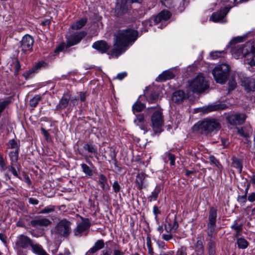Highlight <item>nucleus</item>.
<instances>
[{"mask_svg": "<svg viewBox=\"0 0 255 255\" xmlns=\"http://www.w3.org/2000/svg\"><path fill=\"white\" fill-rule=\"evenodd\" d=\"M144 97L149 103H155L158 98V95L151 88L147 89L144 92Z\"/></svg>", "mask_w": 255, "mask_h": 255, "instance_id": "aec40b11", "label": "nucleus"}, {"mask_svg": "<svg viewBox=\"0 0 255 255\" xmlns=\"http://www.w3.org/2000/svg\"><path fill=\"white\" fill-rule=\"evenodd\" d=\"M224 109V105L214 104L209 105L207 107H205L203 110V112L204 113H209L212 111H219L220 110H223Z\"/></svg>", "mask_w": 255, "mask_h": 255, "instance_id": "72a5a7b5", "label": "nucleus"}, {"mask_svg": "<svg viewBox=\"0 0 255 255\" xmlns=\"http://www.w3.org/2000/svg\"><path fill=\"white\" fill-rule=\"evenodd\" d=\"M243 226L242 224H238V220H236L234 221L231 228L234 230L236 232H242L243 229Z\"/></svg>", "mask_w": 255, "mask_h": 255, "instance_id": "a19ab883", "label": "nucleus"}, {"mask_svg": "<svg viewBox=\"0 0 255 255\" xmlns=\"http://www.w3.org/2000/svg\"><path fill=\"white\" fill-rule=\"evenodd\" d=\"M112 186L113 190L115 193H118L120 191L121 186L117 181H114Z\"/></svg>", "mask_w": 255, "mask_h": 255, "instance_id": "4d7b16f0", "label": "nucleus"}, {"mask_svg": "<svg viewBox=\"0 0 255 255\" xmlns=\"http://www.w3.org/2000/svg\"><path fill=\"white\" fill-rule=\"evenodd\" d=\"M55 210V207L54 206L50 205L44 208L40 211L41 214H47L53 212Z\"/></svg>", "mask_w": 255, "mask_h": 255, "instance_id": "de8ad7c7", "label": "nucleus"}, {"mask_svg": "<svg viewBox=\"0 0 255 255\" xmlns=\"http://www.w3.org/2000/svg\"><path fill=\"white\" fill-rule=\"evenodd\" d=\"M33 43L34 39L33 37L27 34L24 35L20 41V48L23 52H25L32 49Z\"/></svg>", "mask_w": 255, "mask_h": 255, "instance_id": "4468645a", "label": "nucleus"}, {"mask_svg": "<svg viewBox=\"0 0 255 255\" xmlns=\"http://www.w3.org/2000/svg\"><path fill=\"white\" fill-rule=\"evenodd\" d=\"M189 87L193 92L200 93L209 88V84L203 75L199 74L189 82Z\"/></svg>", "mask_w": 255, "mask_h": 255, "instance_id": "0eeeda50", "label": "nucleus"}, {"mask_svg": "<svg viewBox=\"0 0 255 255\" xmlns=\"http://www.w3.org/2000/svg\"><path fill=\"white\" fill-rule=\"evenodd\" d=\"M83 172L86 174V176L90 177L93 176V171L92 169L86 164L82 163L81 165Z\"/></svg>", "mask_w": 255, "mask_h": 255, "instance_id": "ea45409f", "label": "nucleus"}, {"mask_svg": "<svg viewBox=\"0 0 255 255\" xmlns=\"http://www.w3.org/2000/svg\"><path fill=\"white\" fill-rule=\"evenodd\" d=\"M91 227V223L88 218H82V221L78 224L74 230L75 236H82L83 234L87 235Z\"/></svg>", "mask_w": 255, "mask_h": 255, "instance_id": "9d476101", "label": "nucleus"}, {"mask_svg": "<svg viewBox=\"0 0 255 255\" xmlns=\"http://www.w3.org/2000/svg\"><path fill=\"white\" fill-rule=\"evenodd\" d=\"M41 97L40 95H36L29 101L30 106L35 108L36 107L39 102L41 100Z\"/></svg>", "mask_w": 255, "mask_h": 255, "instance_id": "58836bf2", "label": "nucleus"}, {"mask_svg": "<svg viewBox=\"0 0 255 255\" xmlns=\"http://www.w3.org/2000/svg\"><path fill=\"white\" fill-rule=\"evenodd\" d=\"M37 72V71L34 69V67H33L31 69L25 71L23 74V76L25 77L26 80H27L31 78L34 74Z\"/></svg>", "mask_w": 255, "mask_h": 255, "instance_id": "37998d69", "label": "nucleus"}, {"mask_svg": "<svg viewBox=\"0 0 255 255\" xmlns=\"http://www.w3.org/2000/svg\"><path fill=\"white\" fill-rule=\"evenodd\" d=\"M207 250L209 255H216V243L215 239H206Z\"/></svg>", "mask_w": 255, "mask_h": 255, "instance_id": "a878e982", "label": "nucleus"}, {"mask_svg": "<svg viewBox=\"0 0 255 255\" xmlns=\"http://www.w3.org/2000/svg\"><path fill=\"white\" fill-rule=\"evenodd\" d=\"M188 97L185 92L179 90L175 91L173 93L172 99L173 102L176 104H179L182 103Z\"/></svg>", "mask_w": 255, "mask_h": 255, "instance_id": "6ab92c4d", "label": "nucleus"}, {"mask_svg": "<svg viewBox=\"0 0 255 255\" xmlns=\"http://www.w3.org/2000/svg\"><path fill=\"white\" fill-rule=\"evenodd\" d=\"M177 255H187V248L185 246H182L177 251Z\"/></svg>", "mask_w": 255, "mask_h": 255, "instance_id": "864d4df0", "label": "nucleus"}, {"mask_svg": "<svg viewBox=\"0 0 255 255\" xmlns=\"http://www.w3.org/2000/svg\"><path fill=\"white\" fill-rule=\"evenodd\" d=\"M92 48L103 54L109 51L111 48V45L106 41L101 40L95 42L92 45Z\"/></svg>", "mask_w": 255, "mask_h": 255, "instance_id": "dca6fc26", "label": "nucleus"}, {"mask_svg": "<svg viewBox=\"0 0 255 255\" xmlns=\"http://www.w3.org/2000/svg\"><path fill=\"white\" fill-rule=\"evenodd\" d=\"M70 106L72 105V106H75L78 104V98L76 97H72L70 98Z\"/></svg>", "mask_w": 255, "mask_h": 255, "instance_id": "e2e57ef3", "label": "nucleus"}, {"mask_svg": "<svg viewBox=\"0 0 255 255\" xmlns=\"http://www.w3.org/2000/svg\"><path fill=\"white\" fill-rule=\"evenodd\" d=\"M137 37L138 32L131 28L118 30L114 34V48L111 51V55L119 56L132 44Z\"/></svg>", "mask_w": 255, "mask_h": 255, "instance_id": "f257e3e1", "label": "nucleus"}, {"mask_svg": "<svg viewBox=\"0 0 255 255\" xmlns=\"http://www.w3.org/2000/svg\"><path fill=\"white\" fill-rule=\"evenodd\" d=\"M153 212L154 215L155 216V219L156 221L158 220L157 215L160 214L161 212L159 210L157 206H154L153 208Z\"/></svg>", "mask_w": 255, "mask_h": 255, "instance_id": "bf43d9fd", "label": "nucleus"}, {"mask_svg": "<svg viewBox=\"0 0 255 255\" xmlns=\"http://www.w3.org/2000/svg\"><path fill=\"white\" fill-rule=\"evenodd\" d=\"M147 175L144 172L138 173L136 176L135 184L137 189L141 191L146 188L147 182L146 178Z\"/></svg>", "mask_w": 255, "mask_h": 255, "instance_id": "2eb2a0df", "label": "nucleus"}, {"mask_svg": "<svg viewBox=\"0 0 255 255\" xmlns=\"http://www.w3.org/2000/svg\"><path fill=\"white\" fill-rule=\"evenodd\" d=\"M70 97L68 94H64L56 106V110H62L66 109L70 102Z\"/></svg>", "mask_w": 255, "mask_h": 255, "instance_id": "393cba45", "label": "nucleus"}, {"mask_svg": "<svg viewBox=\"0 0 255 255\" xmlns=\"http://www.w3.org/2000/svg\"><path fill=\"white\" fill-rule=\"evenodd\" d=\"M227 120L228 122L232 125H236L238 124L237 118L235 117V115H232L228 116L227 118Z\"/></svg>", "mask_w": 255, "mask_h": 255, "instance_id": "a18cd8bd", "label": "nucleus"}, {"mask_svg": "<svg viewBox=\"0 0 255 255\" xmlns=\"http://www.w3.org/2000/svg\"><path fill=\"white\" fill-rule=\"evenodd\" d=\"M65 47V45L64 43H62L60 44L59 46L56 47L54 50V53H59L60 52L63 51Z\"/></svg>", "mask_w": 255, "mask_h": 255, "instance_id": "052dcab7", "label": "nucleus"}, {"mask_svg": "<svg viewBox=\"0 0 255 255\" xmlns=\"http://www.w3.org/2000/svg\"><path fill=\"white\" fill-rule=\"evenodd\" d=\"M31 248L32 252L37 255H49L39 244L33 243Z\"/></svg>", "mask_w": 255, "mask_h": 255, "instance_id": "c756f323", "label": "nucleus"}, {"mask_svg": "<svg viewBox=\"0 0 255 255\" xmlns=\"http://www.w3.org/2000/svg\"><path fill=\"white\" fill-rule=\"evenodd\" d=\"M10 159L13 162H16L18 157V150L15 151H11L9 153Z\"/></svg>", "mask_w": 255, "mask_h": 255, "instance_id": "49530a36", "label": "nucleus"}, {"mask_svg": "<svg viewBox=\"0 0 255 255\" xmlns=\"http://www.w3.org/2000/svg\"><path fill=\"white\" fill-rule=\"evenodd\" d=\"M237 201L241 205H244L247 201L246 195H239L237 197Z\"/></svg>", "mask_w": 255, "mask_h": 255, "instance_id": "603ef678", "label": "nucleus"}, {"mask_svg": "<svg viewBox=\"0 0 255 255\" xmlns=\"http://www.w3.org/2000/svg\"><path fill=\"white\" fill-rule=\"evenodd\" d=\"M230 71L229 66L222 64L216 66L212 71V74L217 83L223 84L227 81Z\"/></svg>", "mask_w": 255, "mask_h": 255, "instance_id": "423d86ee", "label": "nucleus"}, {"mask_svg": "<svg viewBox=\"0 0 255 255\" xmlns=\"http://www.w3.org/2000/svg\"><path fill=\"white\" fill-rule=\"evenodd\" d=\"M110 151V157L112 160H114L115 161V165H117L116 163V154L114 152V151L112 148L109 147V148Z\"/></svg>", "mask_w": 255, "mask_h": 255, "instance_id": "680f3d73", "label": "nucleus"}, {"mask_svg": "<svg viewBox=\"0 0 255 255\" xmlns=\"http://www.w3.org/2000/svg\"><path fill=\"white\" fill-rule=\"evenodd\" d=\"M224 52H212L211 53V56L212 57L213 59H217L218 57H220L221 55V54L223 53Z\"/></svg>", "mask_w": 255, "mask_h": 255, "instance_id": "0e129e2a", "label": "nucleus"}, {"mask_svg": "<svg viewBox=\"0 0 255 255\" xmlns=\"http://www.w3.org/2000/svg\"><path fill=\"white\" fill-rule=\"evenodd\" d=\"M237 132L240 135L244 137H247L249 136V133L245 130V128H238Z\"/></svg>", "mask_w": 255, "mask_h": 255, "instance_id": "8fccbe9b", "label": "nucleus"}, {"mask_svg": "<svg viewBox=\"0 0 255 255\" xmlns=\"http://www.w3.org/2000/svg\"><path fill=\"white\" fill-rule=\"evenodd\" d=\"M228 85V89L229 92L234 90L236 88L237 82L234 78L232 77L230 79H229Z\"/></svg>", "mask_w": 255, "mask_h": 255, "instance_id": "79ce46f5", "label": "nucleus"}, {"mask_svg": "<svg viewBox=\"0 0 255 255\" xmlns=\"http://www.w3.org/2000/svg\"><path fill=\"white\" fill-rule=\"evenodd\" d=\"M29 203L32 205H37L39 203V201L33 198H29Z\"/></svg>", "mask_w": 255, "mask_h": 255, "instance_id": "774afa93", "label": "nucleus"}, {"mask_svg": "<svg viewBox=\"0 0 255 255\" xmlns=\"http://www.w3.org/2000/svg\"><path fill=\"white\" fill-rule=\"evenodd\" d=\"M124 252L118 249H114L113 250V255H124ZM103 255H111V253L108 251L104 252Z\"/></svg>", "mask_w": 255, "mask_h": 255, "instance_id": "09e8293b", "label": "nucleus"}, {"mask_svg": "<svg viewBox=\"0 0 255 255\" xmlns=\"http://www.w3.org/2000/svg\"><path fill=\"white\" fill-rule=\"evenodd\" d=\"M220 128L221 125L217 120L205 119L194 125L193 130L195 132L208 135L218 131Z\"/></svg>", "mask_w": 255, "mask_h": 255, "instance_id": "7ed1b4c3", "label": "nucleus"}, {"mask_svg": "<svg viewBox=\"0 0 255 255\" xmlns=\"http://www.w3.org/2000/svg\"><path fill=\"white\" fill-rule=\"evenodd\" d=\"M134 123L145 133L148 131V123L145 119V115L143 113L135 115Z\"/></svg>", "mask_w": 255, "mask_h": 255, "instance_id": "f3484780", "label": "nucleus"}, {"mask_svg": "<svg viewBox=\"0 0 255 255\" xmlns=\"http://www.w3.org/2000/svg\"><path fill=\"white\" fill-rule=\"evenodd\" d=\"M242 38L240 37H237L234 38H233L230 42L231 44H232L233 43H237L238 42H240L242 41Z\"/></svg>", "mask_w": 255, "mask_h": 255, "instance_id": "338daca9", "label": "nucleus"}, {"mask_svg": "<svg viewBox=\"0 0 255 255\" xmlns=\"http://www.w3.org/2000/svg\"><path fill=\"white\" fill-rule=\"evenodd\" d=\"M72 223L66 219L60 220L51 230L52 233L58 238L68 239L72 233Z\"/></svg>", "mask_w": 255, "mask_h": 255, "instance_id": "20e7f679", "label": "nucleus"}, {"mask_svg": "<svg viewBox=\"0 0 255 255\" xmlns=\"http://www.w3.org/2000/svg\"><path fill=\"white\" fill-rule=\"evenodd\" d=\"M232 6H225L220 8L216 12L212 13L210 19L215 22L225 23L227 22L226 15L230 10Z\"/></svg>", "mask_w": 255, "mask_h": 255, "instance_id": "1a4fd4ad", "label": "nucleus"}, {"mask_svg": "<svg viewBox=\"0 0 255 255\" xmlns=\"http://www.w3.org/2000/svg\"><path fill=\"white\" fill-rule=\"evenodd\" d=\"M232 166L238 169L239 172L241 173L243 169L242 160L233 156L232 158Z\"/></svg>", "mask_w": 255, "mask_h": 255, "instance_id": "7c9ffc66", "label": "nucleus"}, {"mask_svg": "<svg viewBox=\"0 0 255 255\" xmlns=\"http://www.w3.org/2000/svg\"><path fill=\"white\" fill-rule=\"evenodd\" d=\"M20 64L19 61L16 59L14 63V75H17L20 69Z\"/></svg>", "mask_w": 255, "mask_h": 255, "instance_id": "5fc2aeb1", "label": "nucleus"}, {"mask_svg": "<svg viewBox=\"0 0 255 255\" xmlns=\"http://www.w3.org/2000/svg\"><path fill=\"white\" fill-rule=\"evenodd\" d=\"M87 35L85 31H80L70 35L66 40V48L78 44Z\"/></svg>", "mask_w": 255, "mask_h": 255, "instance_id": "9b49d317", "label": "nucleus"}, {"mask_svg": "<svg viewBox=\"0 0 255 255\" xmlns=\"http://www.w3.org/2000/svg\"><path fill=\"white\" fill-rule=\"evenodd\" d=\"M145 108V105L140 102L136 101L132 106V110L133 113L140 112Z\"/></svg>", "mask_w": 255, "mask_h": 255, "instance_id": "c9c22d12", "label": "nucleus"}, {"mask_svg": "<svg viewBox=\"0 0 255 255\" xmlns=\"http://www.w3.org/2000/svg\"><path fill=\"white\" fill-rule=\"evenodd\" d=\"M248 200L251 202L255 201V192H252L250 194L248 197Z\"/></svg>", "mask_w": 255, "mask_h": 255, "instance_id": "69168bd1", "label": "nucleus"}, {"mask_svg": "<svg viewBox=\"0 0 255 255\" xmlns=\"http://www.w3.org/2000/svg\"><path fill=\"white\" fill-rule=\"evenodd\" d=\"M241 85L247 92L254 91L255 90V81L252 78L244 77L242 79Z\"/></svg>", "mask_w": 255, "mask_h": 255, "instance_id": "a211bd4d", "label": "nucleus"}, {"mask_svg": "<svg viewBox=\"0 0 255 255\" xmlns=\"http://www.w3.org/2000/svg\"><path fill=\"white\" fill-rule=\"evenodd\" d=\"M6 165L4 159L1 154L0 153V169L1 171L5 170V166Z\"/></svg>", "mask_w": 255, "mask_h": 255, "instance_id": "13d9d810", "label": "nucleus"}, {"mask_svg": "<svg viewBox=\"0 0 255 255\" xmlns=\"http://www.w3.org/2000/svg\"><path fill=\"white\" fill-rule=\"evenodd\" d=\"M47 66L46 63L43 61H40L38 62L35 66H33L34 69H35L37 72L42 67H45Z\"/></svg>", "mask_w": 255, "mask_h": 255, "instance_id": "3c124183", "label": "nucleus"}, {"mask_svg": "<svg viewBox=\"0 0 255 255\" xmlns=\"http://www.w3.org/2000/svg\"><path fill=\"white\" fill-rule=\"evenodd\" d=\"M52 224V222L47 218L33 220L30 221V225L35 228L39 227H47Z\"/></svg>", "mask_w": 255, "mask_h": 255, "instance_id": "412c9836", "label": "nucleus"}, {"mask_svg": "<svg viewBox=\"0 0 255 255\" xmlns=\"http://www.w3.org/2000/svg\"><path fill=\"white\" fill-rule=\"evenodd\" d=\"M172 15L171 13L168 10H163L159 12L154 18V21L158 23L162 21H166L169 19Z\"/></svg>", "mask_w": 255, "mask_h": 255, "instance_id": "5701e85b", "label": "nucleus"}, {"mask_svg": "<svg viewBox=\"0 0 255 255\" xmlns=\"http://www.w3.org/2000/svg\"><path fill=\"white\" fill-rule=\"evenodd\" d=\"M169 222H168V226H169V230L168 231L166 228V226H165V229L167 232H174L175 233L177 229L178 228L179 225L177 221L176 216H175L172 220L169 219Z\"/></svg>", "mask_w": 255, "mask_h": 255, "instance_id": "cd10ccee", "label": "nucleus"}, {"mask_svg": "<svg viewBox=\"0 0 255 255\" xmlns=\"http://www.w3.org/2000/svg\"><path fill=\"white\" fill-rule=\"evenodd\" d=\"M235 117L237 118V121L238 123V125L242 124L244 123L246 119V116L243 114H236Z\"/></svg>", "mask_w": 255, "mask_h": 255, "instance_id": "c03bdc74", "label": "nucleus"}, {"mask_svg": "<svg viewBox=\"0 0 255 255\" xmlns=\"http://www.w3.org/2000/svg\"><path fill=\"white\" fill-rule=\"evenodd\" d=\"M32 241L29 237L24 235H20L16 237L15 245L18 249H25L31 247L33 244Z\"/></svg>", "mask_w": 255, "mask_h": 255, "instance_id": "f8f14e48", "label": "nucleus"}, {"mask_svg": "<svg viewBox=\"0 0 255 255\" xmlns=\"http://www.w3.org/2000/svg\"><path fill=\"white\" fill-rule=\"evenodd\" d=\"M105 243L104 241L103 240H99L95 243L94 246L86 252L85 255H93L98 251L103 249Z\"/></svg>", "mask_w": 255, "mask_h": 255, "instance_id": "b1692460", "label": "nucleus"}, {"mask_svg": "<svg viewBox=\"0 0 255 255\" xmlns=\"http://www.w3.org/2000/svg\"><path fill=\"white\" fill-rule=\"evenodd\" d=\"M98 183L103 190H105L106 187L109 188L110 186L108 184V180L105 175L103 174H100L98 176Z\"/></svg>", "mask_w": 255, "mask_h": 255, "instance_id": "2f4dec72", "label": "nucleus"}, {"mask_svg": "<svg viewBox=\"0 0 255 255\" xmlns=\"http://www.w3.org/2000/svg\"><path fill=\"white\" fill-rule=\"evenodd\" d=\"M217 217V210L214 207H211L209 209L208 222L206 232L207 235L206 239H215L216 234L215 230L216 228V221Z\"/></svg>", "mask_w": 255, "mask_h": 255, "instance_id": "39448f33", "label": "nucleus"}, {"mask_svg": "<svg viewBox=\"0 0 255 255\" xmlns=\"http://www.w3.org/2000/svg\"><path fill=\"white\" fill-rule=\"evenodd\" d=\"M166 156L169 160L170 161V164L174 165L175 164V155L171 153H167Z\"/></svg>", "mask_w": 255, "mask_h": 255, "instance_id": "6e6d98bb", "label": "nucleus"}, {"mask_svg": "<svg viewBox=\"0 0 255 255\" xmlns=\"http://www.w3.org/2000/svg\"><path fill=\"white\" fill-rule=\"evenodd\" d=\"M208 159L210 162L214 164L219 169L221 170L223 168V166L220 163L219 160L214 155H210Z\"/></svg>", "mask_w": 255, "mask_h": 255, "instance_id": "4c0bfd02", "label": "nucleus"}, {"mask_svg": "<svg viewBox=\"0 0 255 255\" xmlns=\"http://www.w3.org/2000/svg\"><path fill=\"white\" fill-rule=\"evenodd\" d=\"M161 188L160 185H156L154 191L148 197V201L151 202L152 200H157L159 193L160 192Z\"/></svg>", "mask_w": 255, "mask_h": 255, "instance_id": "f704fd0d", "label": "nucleus"}, {"mask_svg": "<svg viewBox=\"0 0 255 255\" xmlns=\"http://www.w3.org/2000/svg\"><path fill=\"white\" fill-rule=\"evenodd\" d=\"M237 245L239 249H245L248 247L249 243L245 239L240 238V239H238Z\"/></svg>", "mask_w": 255, "mask_h": 255, "instance_id": "e433bc0d", "label": "nucleus"}, {"mask_svg": "<svg viewBox=\"0 0 255 255\" xmlns=\"http://www.w3.org/2000/svg\"><path fill=\"white\" fill-rule=\"evenodd\" d=\"M131 9V6L130 3L127 2H122L120 5L117 7L115 10L116 15L119 18H124L128 15V18H129V13Z\"/></svg>", "mask_w": 255, "mask_h": 255, "instance_id": "ddd939ff", "label": "nucleus"}, {"mask_svg": "<svg viewBox=\"0 0 255 255\" xmlns=\"http://www.w3.org/2000/svg\"><path fill=\"white\" fill-rule=\"evenodd\" d=\"M203 242V239L197 238V240L194 245L195 252L197 255H204L205 250Z\"/></svg>", "mask_w": 255, "mask_h": 255, "instance_id": "bb28decb", "label": "nucleus"}, {"mask_svg": "<svg viewBox=\"0 0 255 255\" xmlns=\"http://www.w3.org/2000/svg\"><path fill=\"white\" fill-rule=\"evenodd\" d=\"M84 148L87 150L89 153H91L94 154V155L97 158L98 157V151L97 148L95 145H94L92 142H89L86 143L84 146Z\"/></svg>", "mask_w": 255, "mask_h": 255, "instance_id": "c85d7f7f", "label": "nucleus"}, {"mask_svg": "<svg viewBox=\"0 0 255 255\" xmlns=\"http://www.w3.org/2000/svg\"><path fill=\"white\" fill-rule=\"evenodd\" d=\"M88 19L83 17L71 26V28L74 30H79L82 28L87 22Z\"/></svg>", "mask_w": 255, "mask_h": 255, "instance_id": "473e14b6", "label": "nucleus"}, {"mask_svg": "<svg viewBox=\"0 0 255 255\" xmlns=\"http://www.w3.org/2000/svg\"><path fill=\"white\" fill-rule=\"evenodd\" d=\"M232 48V54L236 58L243 57L245 64L255 66V41L247 42Z\"/></svg>", "mask_w": 255, "mask_h": 255, "instance_id": "f03ea898", "label": "nucleus"}, {"mask_svg": "<svg viewBox=\"0 0 255 255\" xmlns=\"http://www.w3.org/2000/svg\"><path fill=\"white\" fill-rule=\"evenodd\" d=\"M152 128L153 130V135L160 134L162 131V127L164 121L162 112L159 110L155 111L151 118Z\"/></svg>", "mask_w": 255, "mask_h": 255, "instance_id": "6e6552de", "label": "nucleus"}, {"mask_svg": "<svg viewBox=\"0 0 255 255\" xmlns=\"http://www.w3.org/2000/svg\"><path fill=\"white\" fill-rule=\"evenodd\" d=\"M175 77V74L173 69H169L163 72L160 74L156 80L158 82H163L173 78Z\"/></svg>", "mask_w": 255, "mask_h": 255, "instance_id": "4be33fe9", "label": "nucleus"}]
</instances>
